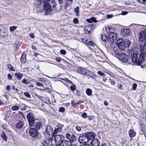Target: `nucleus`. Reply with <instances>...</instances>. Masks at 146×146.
I'll return each instance as SVG.
<instances>
[{"instance_id": "obj_15", "label": "nucleus", "mask_w": 146, "mask_h": 146, "mask_svg": "<svg viewBox=\"0 0 146 146\" xmlns=\"http://www.w3.org/2000/svg\"><path fill=\"white\" fill-rule=\"evenodd\" d=\"M46 131L48 135H52V136L53 137V132L52 129L50 126L47 125V126Z\"/></svg>"}, {"instance_id": "obj_29", "label": "nucleus", "mask_w": 146, "mask_h": 146, "mask_svg": "<svg viewBox=\"0 0 146 146\" xmlns=\"http://www.w3.org/2000/svg\"><path fill=\"white\" fill-rule=\"evenodd\" d=\"M23 53L22 54L21 58V61L22 63H24L26 62V56L23 54Z\"/></svg>"}, {"instance_id": "obj_6", "label": "nucleus", "mask_w": 146, "mask_h": 146, "mask_svg": "<svg viewBox=\"0 0 146 146\" xmlns=\"http://www.w3.org/2000/svg\"><path fill=\"white\" fill-rule=\"evenodd\" d=\"M121 62H126L128 60V56L125 54L121 53L117 57Z\"/></svg>"}, {"instance_id": "obj_57", "label": "nucleus", "mask_w": 146, "mask_h": 146, "mask_svg": "<svg viewBox=\"0 0 146 146\" xmlns=\"http://www.w3.org/2000/svg\"><path fill=\"white\" fill-rule=\"evenodd\" d=\"M8 79L9 80H11L12 79V76L10 74H8Z\"/></svg>"}, {"instance_id": "obj_41", "label": "nucleus", "mask_w": 146, "mask_h": 146, "mask_svg": "<svg viewBox=\"0 0 146 146\" xmlns=\"http://www.w3.org/2000/svg\"><path fill=\"white\" fill-rule=\"evenodd\" d=\"M0 125L2 127L3 129H6L7 128V125L5 124L1 123Z\"/></svg>"}, {"instance_id": "obj_55", "label": "nucleus", "mask_w": 146, "mask_h": 146, "mask_svg": "<svg viewBox=\"0 0 146 146\" xmlns=\"http://www.w3.org/2000/svg\"><path fill=\"white\" fill-rule=\"evenodd\" d=\"M65 80L67 82H68L71 84H73V82H72L71 81L69 80L67 78H65Z\"/></svg>"}, {"instance_id": "obj_5", "label": "nucleus", "mask_w": 146, "mask_h": 146, "mask_svg": "<svg viewBox=\"0 0 146 146\" xmlns=\"http://www.w3.org/2000/svg\"><path fill=\"white\" fill-rule=\"evenodd\" d=\"M66 138L69 141V142L72 143L77 140L76 137L72 133H67L66 135Z\"/></svg>"}, {"instance_id": "obj_37", "label": "nucleus", "mask_w": 146, "mask_h": 146, "mask_svg": "<svg viewBox=\"0 0 146 146\" xmlns=\"http://www.w3.org/2000/svg\"><path fill=\"white\" fill-rule=\"evenodd\" d=\"M19 109V107L18 106H14L12 107V109L13 111L17 110Z\"/></svg>"}, {"instance_id": "obj_25", "label": "nucleus", "mask_w": 146, "mask_h": 146, "mask_svg": "<svg viewBox=\"0 0 146 146\" xmlns=\"http://www.w3.org/2000/svg\"><path fill=\"white\" fill-rule=\"evenodd\" d=\"M86 20L88 22L91 23H92L93 22L96 23L97 22L95 18L94 17H92L90 19H87Z\"/></svg>"}, {"instance_id": "obj_22", "label": "nucleus", "mask_w": 146, "mask_h": 146, "mask_svg": "<svg viewBox=\"0 0 146 146\" xmlns=\"http://www.w3.org/2000/svg\"><path fill=\"white\" fill-rule=\"evenodd\" d=\"M91 29V27L86 26L84 27V31L86 33L88 34L90 33Z\"/></svg>"}, {"instance_id": "obj_24", "label": "nucleus", "mask_w": 146, "mask_h": 146, "mask_svg": "<svg viewBox=\"0 0 146 146\" xmlns=\"http://www.w3.org/2000/svg\"><path fill=\"white\" fill-rule=\"evenodd\" d=\"M62 146H72L70 142L67 140H64L62 142Z\"/></svg>"}, {"instance_id": "obj_32", "label": "nucleus", "mask_w": 146, "mask_h": 146, "mask_svg": "<svg viewBox=\"0 0 146 146\" xmlns=\"http://www.w3.org/2000/svg\"><path fill=\"white\" fill-rule=\"evenodd\" d=\"M86 92L87 94L89 96L91 95L92 94V90L90 89L87 88L86 90Z\"/></svg>"}, {"instance_id": "obj_59", "label": "nucleus", "mask_w": 146, "mask_h": 146, "mask_svg": "<svg viewBox=\"0 0 146 146\" xmlns=\"http://www.w3.org/2000/svg\"><path fill=\"white\" fill-rule=\"evenodd\" d=\"M122 85L121 84H118L117 86V87L121 90L122 89Z\"/></svg>"}, {"instance_id": "obj_1", "label": "nucleus", "mask_w": 146, "mask_h": 146, "mask_svg": "<svg viewBox=\"0 0 146 146\" xmlns=\"http://www.w3.org/2000/svg\"><path fill=\"white\" fill-rule=\"evenodd\" d=\"M132 56V62L137 65H141L142 62L143 61L142 55L140 53L136 52L133 53Z\"/></svg>"}, {"instance_id": "obj_21", "label": "nucleus", "mask_w": 146, "mask_h": 146, "mask_svg": "<svg viewBox=\"0 0 146 146\" xmlns=\"http://www.w3.org/2000/svg\"><path fill=\"white\" fill-rule=\"evenodd\" d=\"M86 74L88 76H89V77H90L92 78H94V74L89 70H87Z\"/></svg>"}, {"instance_id": "obj_38", "label": "nucleus", "mask_w": 146, "mask_h": 146, "mask_svg": "<svg viewBox=\"0 0 146 146\" xmlns=\"http://www.w3.org/2000/svg\"><path fill=\"white\" fill-rule=\"evenodd\" d=\"M2 30H0V35L3 37H5L6 36V33L4 31H1Z\"/></svg>"}, {"instance_id": "obj_30", "label": "nucleus", "mask_w": 146, "mask_h": 146, "mask_svg": "<svg viewBox=\"0 0 146 146\" xmlns=\"http://www.w3.org/2000/svg\"><path fill=\"white\" fill-rule=\"evenodd\" d=\"M79 7L77 6L74 9V12L76 13V15L78 17L79 15Z\"/></svg>"}, {"instance_id": "obj_60", "label": "nucleus", "mask_w": 146, "mask_h": 146, "mask_svg": "<svg viewBox=\"0 0 146 146\" xmlns=\"http://www.w3.org/2000/svg\"><path fill=\"white\" fill-rule=\"evenodd\" d=\"M127 12L125 11H123L122 12L121 15H126L127 14Z\"/></svg>"}, {"instance_id": "obj_13", "label": "nucleus", "mask_w": 146, "mask_h": 146, "mask_svg": "<svg viewBox=\"0 0 146 146\" xmlns=\"http://www.w3.org/2000/svg\"><path fill=\"white\" fill-rule=\"evenodd\" d=\"M130 33V30L128 29H121V34L124 36H128Z\"/></svg>"}, {"instance_id": "obj_26", "label": "nucleus", "mask_w": 146, "mask_h": 146, "mask_svg": "<svg viewBox=\"0 0 146 146\" xmlns=\"http://www.w3.org/2000/svg\"><path fill=\"white\" fill-rule=\"evenodd\" d=\"M1 136L2 139L5 141H7V137L5 133L3 131L2 132L1 135Z\"/></svg>"}, {"instance_id": "obj_19", "label": "nucleus", "mask_w": 146, "mask_h": 146, "mask_svg": "<svg viewBox=\"0 0 146 146\" xmlns=\"http://www.w3.org/2000/svg\"><path fill=\"white\" fill-rule=\"evenodd\" d=\"M57 127L55 129L53 132V136H54L55 134H58L61 132L62 130V126Z\"/></svg>"}, {"instance_id": "obj_44", "label": "nucleus", "mask_w": 146, "mask_h": 146, "mask_svg": "<svg viewBox=\"0 0 146 146\" xmlns=\"http://www.w3.org/2000/svg\"><path fill=\"white\" fill-rule=\"evenodd\" d=\"M73 22L75 24H78V19L77 18H75L73 20Z\"/></svg>"}, {"instance_id": "obj_56", "label": "nucleus", "mask_w": 146, "mask_h": 146, "mask_svg": "<svg viewBox=\"0 0 146 146\" xmlns=\"http://www.w3.org/2000/svg\"><path fill=\"white\" fill-rule=\"evenodd\" d=\"M36 84L38 86H43V84L39 82H37L36 83Z\"/></svg>"}, {"instance_id": "obj_47", "label": "nucleus", "mask_w": 146, "mask_h": 146, "mask_svg": "<svg viewBox=\"0 0 146 146\" xmlns=\"http://www.w3.org/2000/svg\"><path fill=\"white\" fill-rule=\"evenodd\" d=\"M60 53L62 54H65L66 53V51L63 49H62L60 50Z\"/></svg>"}, {"instance_id": "obj_18", "label": "nucleus", "mask_w": 146, "mask_h": 146, "mask_svg": "<svg viewBox=\"0 0 146 146\" xmlns=\"http://www.w3.org/2000/svg\"><path fill=\"white\" fill-rule=\"evenodd\" d=\"M42 126V123L39 122H36L34 123L33 125L36 129L39 130L41 128Z\"/></svg>"}, {"instance_id": "obj_4", "label": "nucleus", "mask_w": 146, "mask_h": 146, "mask_svg": "<svg viewBox=\"0 0 146 146\" xmlns=\"http://www.w3.org/2000/svg\"><path fill=\"white\" fill-rule=\"evenodd\" d=\"M117 44L118 47L119 49L123 50L125 48V44L124 40L121 38L118 39L117 41Z\"/></svg>"}, {"instance_id": "obj_28", "label": "nucleus", "mask_w": 146, "mask_h": 146, "mask_svg": "<svg viewBox=\"0 0 146 146\" xmlns=\"http://www.w3.org/2000/svg\"><path fill=\"white\" fill-rule=\"evenodd\" d=\"M101 38L102 40L104 42H106L107 41L109 42L107 36L106 35H102L101 36Z\"/></svg>"}, {"instance_id": "obj_51", "label": "nucleus", "mask_w": 146, "mask_h": 146, "mask_svg": "<svg viewBox=\"0 0 146 146\" xmlns=\"http://www.w3.org/2000/svg\"><path fill=\"white\" fill-rule=\"evenodd\" d=\"M75 129L77 131H80L81 130V128L79 126H77L75 127Z\"/></svg>"}, {"instance_id": "obj_64", "label": "nucleus", "mask_w": 146, "mask_h": 146, "mask_svg": "<svg viewBox=\"0 0 146 146\" xmlns=\"http://www.w3.org/2000/svg\"><path fill=\"white\" fill-rule=\"evenodd\" d=\"M39 80L42 82H44L45 81V80L43 78H39Z\"/></svg>"}, {"instance_id": "obj_42", "label": "nucleus", "mask_w": 146, "mask_h": 146, "mask_svg": "<svg viewBox=\"0 0 146 146\" xmlns=\"http://www.w3.org/2000/svg\"><path fill=\"white\" fill-rule=\"evenodd\" d=\"M22 82L23 83L27 84L29 83V81H27V80L25 79H24L22 80Z\"/></svg>"}, {"instance_id": "obj_48", "label": "nucleus", "mask_w": 146, "mask_h": 146, "mask_svg": "<svg viewBox=\"0 0 146 146\" xmlns=\"http://www.w3.org/2000/svg\"><path fill=\"white\" fill-rule=\"evenodd\" d=\"M98 74L99 75L102 76H104V73L100 71L98 72Z\"/></svg>"}, {"instance_id": "obj_11", "label": "nucleus", "mask_w": 146, "mask_h": 146, "mask_svg": "<svg viewBox=\"0 0 146 146\" xmlns=\"http://www.w3.org/2000/svg\"><path fill=\"white\" fill-rule=\"evenodd\" d=\"M118 47H114L111 50V52L113 55L117 57L120 54L119 53V49Z\"/></svg>"}, {"instance_id": "obj_20", "label": "nucleus", "mask_w": 146, "mask_h": 146, "mask_svg": "<svg viewBox=\"0 0 146 146\" xmlns=\"http://www.w3.org/2000/svg\"><path fill=\"white\" fill-rule=\"evenodd\" d=\"M128 134L129 137L131 138H133L135 137L136 135L135 132L132 129H131L129 131Z\"/></svg>"}, {"instance_id": "obj_27", "label": "nucleus", "mask_w": 146, "mask_h": 146, "mask_svg": "<svg viewBox=\"0 0 146 146\" xmlns=\"http://www.w3.org/2000/svg\"><path fill=\"white\" fill-rule=\"evenodd\" d=\"M15 76L18 80H20L21 79L23 76V74L17 73L15 74Z\"/></svg>"}, {"instance_id": "obj_43", "label": "nucleus", "mask_w": 146, "mask_h": 146, "mask_svg": "<svg viewBox=\"0 0 146 146\" xmlns=\"http://www.w3.org/2000/svg\"><path fill=\"white\" fill-rule=\"evenodd\" d=\"M24 95H25L28 98H31V96L30 95L28 92H25L24 93Z\"/></svg>"}, {"instance_id": "obj_53", "label": "nucleus", "mask_w": 146, "mask_h": 146, "mask_svg": "<svg viewBox=\"0 0 146 146\" xmlns=\"http://www.w3.org/2000/svg\"><path fill=\"white\" fill-rule=\"evenodd\" d=\"M113 17L112 15H108L106 16V18L108 19L111 18Z\"/></svg>"}, {"instance_id": "obj_49", "label": "nucleus", "mask_w": 146, "mask_h": 146, "mask_svg": "<svg viewBox=\"0 0 146 146\" xmlns=\"http://www.w3.org/2000/svg\"><path fill=\"white\" fill-rule=\"evenodd\" d=\"M81 116L84 118H86L87 117V114L86 113H83L82 115Z\"/></svg>"}, {"instance_id": "obj_63", "label": "nucleus", "mask_w": 146, "mask_h": 146, "mask_svg": "<svg viewBox=\"0 0 146 146\" xmlns=\"http://www.w3.org/2000/svg\"><path fill=\"white\" fill-rule=\"evenodd\" d=\"M29 36L32 38H34V35L33 34H30Z\"/></svg>"}, {"instance_id": "obj_34", "label": "nucleus", "mask_w": 146, "mask_h": 146, "mask_svg": "<svg viewBox=\"0 0 146 146\" xmlns=\"http://www.w3.org/2000/svg\"><path fill=\"white\" fill-rule=\"evenodd\" d=\"M50 1V0H38V2L43 4L48 3Z\"/></svg>"}, {"instance_id": "obj_14", "label": "nucleus", "mask_w": 146, "mask_h": 146, "mask_svg": "<svg viewBox=\"0 0 146 146\" xmlns=\"http://www.w3.org/2000/svg\"><path fill=\"white\" fill-rule=\"evenodd\" d=\"M88 141L89 140H92L94 139L95 138L96 135L95 133L93 132H90L86 133Z\"/></svg>"}, {"instance_id": "obj_35", "label": "nucleus", "mask_w": 146, "mask_h": 146, "mask_svg": "<svg viewBox=\"0 0 146 146\" xmlns=\"http://www.w3.org/2000/svg\"><path fill=\"white\" fill-rule=\"evenodd\" d=\"M42 144L41 146H48V143L46 140L42 141Z\"/></svg>"}, {"instance_id": "obj_61", "label": "nucleus", "mask_w": 146, "mask_h": 146, "mask_svg": "<svg viewBox=\"0 0 146 146\" xmlns=\"http://www.w3.org/2000/svg\"><path fill=\"white\" fill-rule=\"evenodd\" d=\"M110 27H107L106 28V31L107 33H109V30H110Z\"/></svg>"}, {"instance_id": "obj_46", "label": "nucleus", "mask_w": 146, "mask_h": 146, "mask_svg": "<svg viewBox=\"0 0 146 146\" xmlns=\"http://www.w3.org/2000/svg\"><path fill=\"white\" fill-rule=\"evenodd\" d=\"M137 84L136 83H134L133 84L132 86V90H135L137 88Z\"/></svg>"}, {"instance_id": "obj_7", "label": "nucleus", "mask_w": 146, "mask_h": 146, "mask_svg": "<svg viewBox=\"0 0 146 146\" xmlns=\"http://www.w3.org/2000/svg\"><path fill=\"white\" fill-rule=\"evenodd\" d=\"M117 34L113 32H111L109 34L108 40L111 43L115 41L117 38Z\"/></svg>"}, {"instance_id": "obj_36", "label": "nucleus", "mask_w": 146, "mask_h": 146, "mask_svg": "<svg viewBox=\"0 0 146 146\" xmlns=\"http://www.w3.org/2000/svg\"><path fill=\"white\" fill-rule=\"evenodd\" d=\"M17 28V27L15 26L10 27L9 28L10 31V32H12L16 29Z\"/></svg>"}, {"instance_id": "obj_33", "label": "nucleus", "mask_w": 146, "mask_h": 146, "mask_svg": "<svg viewBox=\"0 0 146 146\" xmlns=\"http://www.w3.org/2000/svg\"><path fill=\"white\" fill-rule=\"evenodd\" d=\"M125 47L129 48L131 42L128 40H126L125 42Z\"/></svg>"}, {"instance_id": "obj_2", "label": "nucleus", "mask_w": 146, "mask_h": 146, "mask_svg": "<svg viewBox=\"0 0 146 146\" xmlns=\"http://www.w3.org/2000/svg\"><path fill=\"white\" fill-rule=\"evenodd\" d=\"M65 138L62 135H54V140L56 146H61Z\"/></svg>"}, {"instance_id": "obj_12", "label": "nucleus", "mask_w": 146, "mask_h": 146, "mask_svg": "<svg viewBox=\"0 0 146 146\" xmlns=\"http://www.w3.org/2000/svg\"><path fill=\"white\" fill-rule=\"evenodd\" d=\"M44 4V5H43L44 8H45L46 10L45 14L47 15L50 13L52 9L49 3H47Z\"/></svg>"}, {"instance_id": "obj_40", "label": "nucleus", "mask_w": 146, "mask_h": 146, "mask_svg": "<svg viewBox=\"0 0 146 146\" xmlns=\"http://www.w3.org/2000/svg\"><path fill=\"white\" fill-rule=\"evenodd\" d=\"M75 86H76L74 84V85H73L71 86H70V89L72 92H73L75 90Z\"/></svg>"}, {"instance_id": "obj_9", "label": "nucleus", "mask_w": 146, "mask_h": 146, "mask_svg": "<svg viewBox=\"0 0 146 146\" xmlns=\"http://www.w3.org/2000/svg\"><path fill=\"white\" fill-rule=\"evenodd\" d=\"M78 140L80 143H86L88 141L86 134L85 135H83L80 136L79 137Z\"/></svg>"}, {"instance_id": "obj_45", "label": "nucleus", "mask_w": 146, "mask_h": 146, "mask_svg": "<svg viewBox=\"0 0 146 146\" xmlns=\"http://www.w3.org/2000/svg\"><path fill=\"white\" fill-rule=\"evenodd\" d=\"M65 111V109L63 107H61L59 109V111L60 112H63Z\"/></svg>"}, {"instance_id": "obj_10", "label": "nucleus", "mask_w": 146, "mask_h": 146, "mask_svg": "<svg viewBox=\"0 0 146 146\" xmlns=\"http://www.w3.org/2000/svg\"><path fill=\"white\" fill-rule=\"evenodd\" d=\"M29 133L31 136L32 137L35 138L37 136V131L34 128H31L30 129Z\"/></svg>"}, {"instance_id": "obj_54", "label": "nucleus", "mask_w": 146, "mask_h": 146, "mask_svg": "<svg viewBox=\"0 0 146 146\" xmlns=\"http://www.w3.org/2000/svg\"><path fill=\"white\" fill-rule=\"evenodd\" d=\"M87 44L90 46H92L93 45V43L91 41H88L87 43Z\"/></svg>"}, {"instance_id": "obj_17", "label": "nucleus", "mask_w": 146, "mask_h": 146, "mask_svg": "<svg viewBox=\"0 0 146 146\" xmlns=\"http://www.w3.org/2000/svg\"><path fill=\"white\" fill-rule=\"evenodd\" d=\"M90 144L92 146H99L100 145L99 140L96 139H93Z\"/></svg>"}, {"instance_id": "obj_52", "label": "nucleus", "mask_w": 146, "mask_h": 146, "mask_svg": "<svg viewBox=\"0 0 146 146\" xmlns=\"http://www.w3.org/2000/svg\"><path fill=\"white\" fill-rule=\"evenodd\" d=\"M79 146H90V145L88 143H85L80 145Z\"/></svg>"}, {"instance_id": "obj_8", "label": "nucleus", "mask_w": 146, "mask_h": 146, "mask_svg": "<svg viewBox=\"0 0 146 146\" xmlns=\"http://www.w3.org/2000/svg\"><path fill=\"white\" fill-rule=\"evenodd\" d=\"M139 41L143 42L146 38V33L144 31H140L139 34Z\"/></svg>"}, {"instance_id": "obj_31", "label": "nucleus", "mask_w": 146, "mask_h": 146, "mask_svg": "<svg viewBox=\"0 0 146 146\" xmlns=\"http://www.w3.org/2000/svg\"><path fill=\"white\" fill-rule=\"evenodd\" d=\"M23 123L21 121H20L16 125V127L19 129H21L22 127L23 126Z\"/></svg>"}, {"instance_id": "obj_3", "label": "nucleus", "mask_w": 146, "mask_h": 146, "mask_svg": "<svg viewBox=\"0 0 146 146\" xmlns=\"http://www.w3.org/2000/svg\"><path fill=\"white\" fill-rule=\"evenodd\" d=\"M27 118L29 122V126H33L35 121L33 114L32 113L28 114L27 115Z\"/></svg>"}, {"instance_id": "obj_23", "label": "nucleus", "mask_w": 146, "mask_h": 146, "mask_svg": "<svg viewBox=\"0 0 146 146\" xmlns=\"http://www.w3.org/2000/svg\"><path fill=\"white\" fill-rule=\"evenodd\" d=\"M44 5H43L39 4L37 6V11L38 12H42L43 11Z\"/></svg>"}, {"instance_id": "obj_50", "label": "nucleus", "mask_w": 146, "mask_h": 146, "mask_svg": "<svg viewBox=\"0 0 146 146\" xmlns=\"http://www.w3.org/2000/svg\"><path fill=\"white\" fill-rule=\"evenodd\" d=\"M109 82L110 83L111 85H114L115 83L113 80H111L110 79L109 80Z\"/></svg>"}, {"instance_id": "obj_62", "label": "nucleus", "mask_w": 146, "mask_h": 146, "mask_svg": "<svg viewBox=\"0 0 146 146\" xmlns=\"http://www.w3.org/2000/svg\"><path fill=\"white\" fill-rule=\"evenodd\" d=\"M82 102L81 101H78L77 102L74 103L73 105V106L74 105H75L76 104L78 105L82 103Z\"/></svg>"}, {"instance_id": "obj_39", "label": "nucleus", "mask_w": 146, "mask_h": 146, "mask_svg": "<svg viewBox=\"0 0 146 146\" xmlns=\"http://www.w3.org/2000/svg\"><path fill=\"white\" fill-rule=\"evenodd\" d=\"M7 67L11 71H13L14 70V69L11 64H8L7 65Z\"/></svg>"}, {"instance_id": "obj_16", "label": "nucleus", "mask_w": 146, "mask_h": 146, "mask_svg": "<svg viewBox=\"0 0 146 146\" xmlns=\"http://www.w3.org/2000/svg\"><path fill=\"white\" fill-rule=\"evenodd\" d=\"M87 71V70H86L85 68L82 67L78 68L77 69V71L78 73L83 75L86 74Z\"/></svg>"}, {"instance_id": "obj_58", "label": "nucleus", "mask_w": 146, "mask_h": 146, "mask_svg": "<svg viewBox=\"0 0 146 146\" xmlns=\"http://www.w3.org/2000/svg\"><path fill=\"white\" fill-rule=\"evenodd\" d=\"M58 1V0H52L51 3L53 4H56L57 3Z\"/></svg>"}]
</instances>
